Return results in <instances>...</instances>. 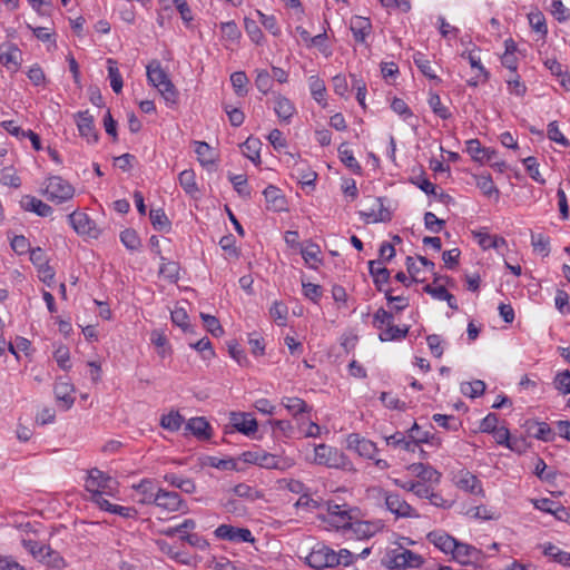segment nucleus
<instances>
[{
    "instance_id": "34",
    "label": "nucleus",
    "mask_w": 570,
    "mask_h": 570,
    "mask_svg": "<svg viewBox=\"0 0 570 570\" xmlns=\"http://www.w3.org/2000/svg\"><path fill=\"white\" fill-rule=\"evenodd\" d=\"M410 469L417 478L422 479L423 481L434 483L440 482L441 473L430 465L417 463L412 464Z\"/></svg>"
},
{
    "instance_id": "14",
    "label": "nucleus",
    "mask_w": 570,
    "mask_h": 570,
    "mask_svg": "<svg viewBox=\"0 0 570 570\" xmlns=\"http://www.w3.org/2000/svg\"><path fill=\"white\" fill-rule=\"evenodd\" d=\"M372 207L361 210L360 215L366 223H385L392 219L391 212L384 207L382 198H373Z\"/></svg>"
},
{
    "instance_id": "43",
    "label": "nucleus",
    "mask_w": 570,
    "mask_h": 570,
    "mask_svg": "<svg viewBox=\"0 0 570 570\" xmlns=\"http://www.w3.org/2000/svg\"><path fill=\"white\" fill-rule=\"evenodd\" d=\"M409 433L410 438L415 441V449L421 443L439 444V440L435 441L434 435H431L429 431H422L417 423L413 424V426L409 430Z\"/></svg>"
},
{
    "instance_id": "57",
    "label": "nucleus",
    "mask_w": 570,
    "mask_h": 570,
    "mask_svg": "<svg viewBox=\"0 0 570 570\" xmlns=\"http://www.w3.org/2000/svg\"><path fill=\"white\" fill-rule=\"evenodd\" d=\"M466 153L472 157L473 160L483 164L485 157L484 155L488 151H485V147H483L478 139H470L466 141Z\"/></svg>"
},
{
    "instance_id": "44",
    "label": "nucleus",
    "mask_w": 570,
    "mask_h": 570,
    "mask_svg": "<svg viewBox=\"0 0 570 570\" xmlns=\"http://www.w3.org/2000/svg\"><path fill=\"white\" fill-rule=\"evenodd\" d=\"M269 315L278 326L287 324L288 307L281 301H275L269 308Z\"/></svg>"
},
{
    "instance_id": "55",
    "label": "nucleus",
    "mask_w": 570,
    "mask_h": 570,
    "mask_svg": "<svg viewBox=\"0 0 570 570\" xmlns=\"http://www.w3.org/2000/svg\"><path fill=\"white\" fill-rule=\"evenodd\" d=\"M462 58L466 59L471 66L472 69H475L480 72V77L483 81H488L490 73L489 71L482 66L480 57L475 56L473 51H464L461 55Z\"/></svg>"
},
{
    "instance_id": "42",
    "label": "nucleus",
    "mask_w": 570,
    "mask_h": 570,
    "mask_svg": "<svg viewBox=\"0 0 570 570\" xmlns=\"http://www.w3.org/2000/svg\"><path fill=\"white\" fill-rule=\"evenodd\" d=\"M21 52L18 48L12 47L0 53V62L9 70L17 71L19 68V58Z\"/></svg>"
},
{
    "instance_id": "32",
    "label": "nucleus",
    "mask_w": 570,
    "mask_h": 570,
    "mask_svg": "<svg viewBox=\"0 0 570 570\" xmlns=\"http://www.w3.org/2000/svg\"><path fill=\"white\" fill-rule=\"evenodd\" d=\"M296 429L304 438H317L321 435V428L315 423L309 414H304L301 420H295Z\"/></svg>"
},
{
    "instance_id": "23",
    "label": "nucleus",
    "mask_w": 570,
    "mask_h": 570,
    "mask_svg": "<svg viewBox=\"0 0 570 570\" xmlns=\"http://www.w3.org/2000/svg\"><path fill=\"white\" fill-rule=\"evenodd\" d=\"M23 547L35 557L42 558V552L47 551V554L55 556L53 566L59 568L63 564V559L59 556L58 552L53 551L49 546H45L35 540H24Z\"/></svg>"
},
{
    "instance_id": "6",
    "label": "nucleus",
    "mask_w": 570,
    "mask_h": 570,
    "mask_svg": "<svg viewBox=\"0 0 570 570\" xmlns=\"http://www.w3.org/2000/svg\"><path fill=\"white\" fill-rule=\"evenodd\" d=\"M355 512V509L350 508L345 503H330L327 508V514L324 520L337 530L348 531L356 517Z\"/></svg>"
},
{
    "instance_id": "4",
    "label": "nucleus",
    "mask_w": 570,
    "mask_h": 570,
    "mask_svg": "<svg viewBox=\"0 0 570 570\" xmlns=\"http://www.w3.org/2000/svg\"><path fill=\"white\" fill-rule=\"evenodd\" d=\"M313 462L327 468L344 469L350 464L346 455L338 449L327 444H318L314 448Z\"/></svg>"
},
{
    "instance_id": "56",
    "label": "nucleus",
    "mask_w": 570,
    "mask_h": 570,
    "mask_svg": "<svg viewBox=\"0 0 570 570\" xmlns=\"http://www.w3.org/2000/svg\"><path fill=\"white\" fill-rule=\"evenodd\" d=\"M255 86L262 94H268L273 87V79L271 73L265 69L257 70Z\"/></svg>"
},
{
    "instance_id": "31",
    "label": "nucleus",
    "mask_w": 570,
    "mask_h": 570,
    "mask_svg": "<svg viewBox=\"0 0 570 570\" xmlns=\"http://www.w3.org/2000/svg\"><path fill=\"white\" fill-rule=\"evenodd\" d=\"M308 87L314 100L323 108L327 106L326 101V86L324 80L318 76H311L308 79Z\"/></svg>"
},
{
    "instance_id": "24",
    "label": "nucleus",
    "mask_w": 570,
    "mask_h": 570,
    "mask_svg": "<svg viewBox=\"0 0 570 570\" xmlns=\"http://www.w3.org/2000/svg\"><path fill=\"white\" fill-rule=\"evenodd\" d=\"M368 272L373 277L374 285L379 292L383 291V286L387 284L390 279V271L382 266L381 261H370Z\"/></svg>"
},
{
    "instance_id": "38",
    "label": "nucleus",
    "mask_w": 570,
    "mask_h": 570,
    "mask_svg": "<svg viewBox=\"0 0 570 570\" xmlns=\"http://www.w3.org/2000/svg\"><path fill=\"white\" fill-rule=\"evenodd\" d=\"M413 61L419 70L429 79L435 80L438 83L441 82V79L435 75L432 69L431 61L426 58V56L420 51L413 55Z\"/></svg>"
},
{
    "instance_id": "13",
    "label": "nucleus",
    "mask_w": 570,
    "mask_h": 570,
    "mask_svg": "<svg viewBox=\"0 0 570 570\" xmlns=\"http://www.w3.org/2000/svg\"><path fill=\"white\" fill-rule=\"evenodd\" d=\"M75 117L80 136L86 138L88 142L96 144L98 141V132L95 128L94 117L88 110L78 111Z\"/></svg>"
},
{
    "instance_id": "52",
    "label": "nucleus",
    "mask_w": 570,
    "mask_h": 570,
    "mask_svg": "<svg viewBox=\"0 0 570 570\" xmlns=\"http://www.w3.org/2000/svg\"><path fill=\"white\" fill-rule=\"evenodd\" d=\"M492 434L498 444L505 445L507 448H509L512 451H520L519 446H518L519 442L517 440H514V441L510 440L509 429L501 426V428H498Z\"/></svg>"
},
{
    "instance_id": "63",
    "label": "nucleus",
    "mask_w": 570,
    "mask_h": 570,
    "mask_svg": "<svg viewBox=\"0 0 570 570\" xmlns=\"http://www.w3.org/2000/svg\"><path fill=\"white\" fill-rule=\"evenodd\" d=\"M120 240L124 244V246L130 250H136L140 246V238L138 237L136 230L131 228L121 232Z\"/></svg>"
},
{
    "instance_id": "61",
    "label": "nucleus",
    "mask_w": 570,
    "mask_h": 570,
    "mask_svg": "<svg viewBox=\"0 0 570 570\" xmlns=\"http://www.w3.org/2000/svg\"><path fill=\"white\" fill-rule=\"evenodd\" d=\"M195 153L202 165L213 164L212 147L205 141H195Z\"/></svg>"
},
{
    "instance_id": "47",
    "label": "nucleus",
    "mask_w": 570,
    "mask_h": 570,
    "mask_svg": "<svg viewBox=\"0 0 570 570\" xmlns=\"http://www.w3.org/2000/svg\"><path fill=\"white\" fill-rule=\"evenodd\" d=\"M244 29H245L247 36L249 37V39L255 45H263L265 37H264L262 29L259 28V26L257 24V22L255 20L245 18L244 19Z\"/></svg>"
},
{
    "instance_id": "53",
    "label": "nucleus",
    "mask_w": 570,
    "mask_h": 570,
    "mask_svg": "<svg viewBox=\"0 0 570 570\" xmlns=\"http://www.w3.org/2000/svg\"><path fill=\"white\" fill-rule=\"evenodd\" d=\"M230 82L237 96L244 97L247 94L248 78L244 71H235L230 75Z\"/></svg>"
},
{
    "instance_id": "37",
    "label": "nucleus",
    "mask_w": 570,
    "mask_h": 570,
    "mask_svg": "<svg viewBox=\"0 0 570 570\" xmlns=\"http://www.w3.org/2000/svg\"><path fill=\"white\" fill-rule=\"evenodd\" d=\"M338 155L341 161L353 173L360 175L362 167L357 159L354 157L353 151L350 150L345 142L338 147Z\"/></svg>"
},
{
    "instance_id": "16",
    "label": "nucleus",
    "mask_w": 570,
    "mask_h": 570,
    "mask_svg": "<svg viewBox=\"0 0 570 570\" xmlns=\"http://www.w3.org/2000/svg\"><path fill=\"white\" fill-rule=\"evenodd\" d=\"M132 489L135 490V500L140 504H154V499L157 495V487L155 482L150 479H144L139 483L134 484Z\"/></svg>"
},
{
    "instance_id": "46",
    "label": "nucleus",
    "mask_w": 570,
    "mask_h": 570,
    "mask_svg": "<svg viewBox=\"0 0 570 570\" xmlns=\"http://www.w3.org/2000/svg\"><path fill=\"white\" fill-rule=\"evenodd\" d=\"M107 63H108V78L110 80V86L116 94H119L122 90L124 82H122V77L119 72V69L117 67V62L112 59H108Z\"/></svg>"
},
{
    "instance_id": "1",
    "label": "nucleus",
    "mask_w": 570,
    "mask_h": 570,
    "mask_svg": "<svg viewBox=\"0 0 570 570\" xmlns=\"http://www.w3.org/2000/svg\"><path fill=\"white\" fill-rule=\"evenodd\" d=\"M306 562L317 570L338 566L348 567L354 562V554L347 549L334 551L323 543H317L306 557Z\"/></svg>"
},
{
    "instance_id": "20",
    "label": "nucleus",
    "mask_w": 570,
    "mask_h": 570,
    "mask_svg": "<svg viewBox=\"0 0 570 570\" xmlns=\"http://www.w3.org/2000/svg\"><path fill=\"white\" fill-rule=\"evenodd\" d=\"M281 403L294 420H301L302 415L309 414L312 412V406L301 397L284 396Z\"/></svg>"
},
{
    "instance_id": "12",
    "label": "nucleus",
    "mask_w": 570,
    "mask_h": 570,
    "mask_svg": "<svg viewBox=\"0 0 570 570\" xmlns=\"http://www.w3.org/2000/svg\"><path fill=\"white\" fill-rule=\"evenodd\" d=\"M69 223L75 232L79 235H87L97 238L100 232L96 228L95 223L89 216L81 212H73L68 216Z\"/></svg>"
},
{
    "instance_id": "33",
    "label": "nucleus",
    "mask_w": 570,
    "mask_h": 570,
    "mask_svg": "<svg viewBox=\"0 0 570 570\" xmlns=\"http://www.w3.org/2000/svg\"><path fill=\"white\" fill-rule=\"evenodd\" d=\"M385 442L387 445L394 448H401L406 452H415V441H413L410 435L405 436L402 432H395L392 435L385 436Z\"/></svg>"
},
{
    "instance_id": "27",
    "label": "nucleus",
    "mask_w": 570,
    "mask_h": 570,
    "mask_svg": "<svg viewBox=\"0 0 570 570\" xmlns=\"http://www.w3.org/2000/svg\"><path fill=\"white\" fill-rule=\"evenodd\" d=\"M186 430L189 431L193 435H195L199 440H207L210 438V425L205 417L197 416L191 417L186 423Z\"/></svg>"
},
{
    "instance_id": "2",
    "label": "nucleus",
    "mask_w": 570,
    "mask_h": 570,
    "mask_svg": "<svg viewBox=\"0 0 570 570\" xmlns=\"http://www.w3.org/2000/svg\"><path fill=\"white\" fill-rule=\"evenodd\" d=\"M147 78L158 89L168 105L177 102L178 91L158 61H153L147 66Z\"/></svg>"
},
{
    "instance_id": "62",
    "label": "nucleus",
    "mask_w": 570,
    "mask_h": 570,
    "mask_svg": "<svg viewBox=\"0 0 570 570\" xmlns=\"http://www.w3.org/2000/svg\"><path fill=\"white\" fill-rule=\"evenodd\" d=\"M200 317L204 322V326L213 336L219 337L220 335H223L224 330L219 321L215 316L202 313Z\"/></svg>"
},
{
    "instance_id": "41",
    "label": "nucleus",
    "mask_w": 570,
    "mask_h": 570,
    "mask_svg": "<svg viewBox=\"0 0 570 570\" xmlns=\"http://www.w3.org/2000/svg\"><path fill=\"white\" fill-rule=\"evenodd\" d=\"M184 423V417L178 411H170L160 419V426L170 432L178 431Z\"/></svg>"
},
{
    "instance_id": "17",
    "label": "nucleus",
    "mask_w": 570,
    "mask_h": 570,
    "mask_svg": "<svg viewBox=\"0 0 570 570\" xmlns=\"http://www.w3.org/2000/svg\"><path fill=\"white\" fill-rule=\"evenodd\" d=\"M274 111L279 121L289 124L296 112L294 104L285 96L277 94L274 96Z\"/></svg>"
},
{
    "instance_id": "64",
    "label": "nucleus",
    "mask_w": 570,
    "mask_h": 570,
    "mask_svg": "<svg viewBox=\"0 0 570 570\" xmlns=\"http://www.w3.org/2000/svg\"><path fill=\"white\" fill-rule=\"evenodd\" d=\"M554 386L563 394H570V371L558 373L554 379Z\"/></svg>"
},
{
    "instance_id": "54",
    "label": "nucleus",
    "mask_w": 570,
    "mask_h": 570,
    "mask_svg": "<svg viewBox=\"0 0 570 570\" xmlns=\"http://www.w3.org/2000/svg\"><path fill=\"white\" fill-rule=\"evenodd\" d=\"M429 106L431 107L432 111L441 119L445 120L451 117L449 108L442 104L441 98L438 94L430 95Z\"/></svg>"
},
{
    "instance_id": "15",
    "label": "nucleus",
    "mask_w": 570,
    "mask_h": 570,
    "mask_svg": "<svg viewBox=\"0 0 570 570\" xmlns=\"http://www.w3.org/2000/svg\"><path fill=\"white\" fill-rule=\"evenodd\" d=\"M454 560L461 564H472L482 560V551L468 543L456 541V548L452 552Z\"/></svg>"
},
{
    "instance_id": "9",
    "label": "nucleus",
    "mask_w": 570,
    "mask_h": 570,
    "mask_svg": "<svg viewBox=\"0 0 570 570\" xmlns=\"http://www.w3.org/2000/svg\"><path fill=\"white\" fill-rule=\"evenodd\" d=\"M154 502L157 508L167 512H186L188 510L186 502L177 492L161 488L157 489V495L156 499H154Z\"/></svg>"
},
{
    "instance_id": "40",
    "label": "nucleus",
    "mask_w": 570,
    "mask_h": 570,
    "mask_svg": "<svg viewBox=\"0 0 570 570\" xmlns=\"http://www.w3.org/2000/svg\"><path fill=\"white\" fill-rule=\"evenodd\" d=\"M261 141L257 138L248 137L246 141L242 145V150L245 157L250 159L255 164L261 163Z\"/></svg>"
},
{
    "instance_id": "59",
    "label": "nucleus",
    "mask_w": 570,
    "mask_h": 570,
    "mask_svg": "<svg viewBox=\"0 0 570 570\" xmlns=\"http://www.w3.org/2000/svg\"><path fill=\"white\" fill-rule=\"evenodd\" d=\"M256 13L259 18L261 23L268 32H271L275 37H278L281 35L282 31L275 16H267L263 13L261 10H256Z\"/></svg>"
},
{
    "instance_id": "5",
    "label": "nucleus",
    "mask_w": 570,
    "mask_h": 570,
    "mask_svg": "<svg viewBox=\"0 0 570 570\" xmlns=\"http://www.w3.org/2000/svg\"><path fill=\"white\" fill-rule=\"evenodd\" d=\"M377 491L380 498L384 499L386 509L396 518H420L415 509L411 507L400 494L385 491L381 488L374 489Z\"/></svg>"
},
{
    "instance_id": "10",
    "label": "nucleus",
    "mask_w": 570,
    "mask_h": 570,
    "mask_svg": "<svg viewBox=\"0 0 570 570\" xmlns=\"http://www.w3.org/2000/svg\"><path fill=\"white\" fill-rule=\"evenodd\" d=\"M346 449L354 451L360 456L368 460H374L377 453V448L374 442L361 436L358 433H351L346 438Z\"/></svg>"
},
{
    "instance_id": "58",
    "label": "nucleus",
    "mask_w": 570,
    "mask_h": 570,
    "mask_svg": "<svg viewBox=\"0 0 570 570\" xmlns=\"http://www.w3.org/2000/svg\"><path fill=\"white\" fill-rule=\"evenodd\" d=\"M461 391L464 395L472 399L481 396L485 391V383L481 380H475L469 383H464L461 386Z\"/></svg>"
},
{
    "instance_id": "25",
    "label": "nucleus",
    "mask_w": 570,
    "mask_h": 570,
    "mask_svg": "<svg viewBox=\"0 0 570 570\" xmlns=\"http://www.w3.org/2000/svg\"><path fill=\"white\" fill-rule=\"evenodd\" d=\"M293 465V461L276 454L261 451L259 466L264 469L284 470Z\"/></svg>"
},
{
    "instance_id": "3",
    "label": "nucleus",
    "mask_w": 570,
    "mask_h": 570,
    "mask_svg": "<svg viewBox=\"0 0 570 570\" xmlns=\"http://www.w3.org/2000/svg\"><path fill=\"white\" fill-rule=\"evenodd\" d=\"M423 561L422 556L403 547L394 548L385 556V566L390 569L419 568Z\"/></svg>"
},
{
    "instance_id": "8",
    "label": "nucleus",
    "mask_w": 570,
    "mask_h": 570,
    "mask_svg": "<svg viewBox=\"0 0 570 570\" xmlns=\"http://www.w3.org/2000/svg\"><path fill=\"white\" fill-rule=\"evenodd\" d=\"M45 193L49 200L60 204L71 199L75 189L67 180L59 176H53L48 179Z\"/></svg>"
},
{
    "instance_id": "30",
    "label": "nucleus",
    "mask_w": 570,
    "mask_h": 570,
    "mask_svg": "<svg viewBox=\"0 0 570 570\" xmlns=\"http://www.w3.org/2000/svg\"><path fill=\"white\" fill-rule=\"evenodd\" d=\"M302 257L305 264L313 269H317L322 264V252L317 244L309 243L305 247L301 248Z\"/></svg>"
},
{
    "instance_id": "28",
    "label": "nucleus",
    "mask_w": 570,
    "mask_h": 570,
    "mask_svg": "<svg viewBox=\"0 0 570 570\" xmlns=\"http://www.w3.org/2000/svg\"><path fill=\"white\" fill-rule=\"evenodd\" d=\"M379 529L380 527L377 523L360 521L355 518L348 531H351L357 539H368L373 537Z\"/></svg>"
},
{
    "instance_id": "35",
    "label": "nucleus",
    "mask_w": 570,
    "mask_h": 570,
    "mask_svg": "<svg viewBox=\"0 0 570 570\" xmlns=\"http://www.w3.org/2000/svg\"><path fill=\"white\" fill-rule=\"evenodd\" d=\"M73 386L67 381H58L55 384V395L58 401H62L66 405V409H69L75 399L72 397Z\"/></svg>"
},
{
    "instance_id": "11",
    "label": "nucleus",
    "mask_w": 570,
    "mask_h": 570,
    "mask_svg": "<svg viewBox=\"0 0 570 570\" xmlns=\"http://www.w3.org/2000/svg\"><path fill=\"white\" fill-rule=\"evenodd\" d=\"M214 533L218 539L236 543L255 541L250 530L246 528L233 527L229 524H220L216 528Z\"/></svg>"
},
{
    "instance_id": "22",
    "label": "nucleus",
    "mask_w": 570,
    "mask_h": 570,
    "mask_svg": "<svg viewBox=\"0 0 570 570\" xmlns=\"http://www.w3.org/2000/svg\"><path fill=\"white\" fill-rule=\"evenodd\" d=\"M428 540L444 553H451L456 548V540L450 534L435 530L428 534Z\"/></svg>"
},
{
    "instance_id": "48",
    "label": "nucleus",
    "mask_w": 570,
    "mask_h": 570,
    "mask_svg": "<svg viewBox=\"0 0 570 570\" xmlns=\"http://www.w3.org/2000/svg\"><path fill=\"white\" fill-rule=\"evenodd\" d=\"M229 180L242 198L246 200L250 199L252 190L248 187L247 177L245 175H229Z\"/></svg>"
},
{
    "instance_id": "51",
    "label": "nucleus",
    "mask_w": 570,
    "mask_h": 570,
    "mask_svg": "<svg viewBox=\"0 0 570 570\" xmlns=\"http://www.w3.org/2000/svg\"><path fill=\"white\" fill-rule=\"evenodd\" d=\"M531 245L533 250L546 257L550 253V238L543 234H531Z\"/></svg>"
},
{
    "instance_id": "21",
    "label": "nucleus",
    "mask_w": 570,
    "mask_h": 570,
    "mask_svg": "<svg viewBox=\"0 0 570 570\" xmlns=\"http://www.w3.org/2000/svg\"><path fill=\"white\" fill-rule=\"evenodd\" d=\"M230 424L235 430L246 435L257 431V422L248 413H232Z\"/></svg>"
},
{
    "instance_id": "36",
    "label": "nucleus",
    "mask_w": 570,
    "mask_h": 570,
    "mask_svg": "<svg viewBox=\"0 0 570 570\" xmlns=\"http://www.w3.org/2000/svg\"><path fill=\"white\" fill-rule=\"evenodd\" d=\"M178 181L186 194L195 196L199 189L196 183V174L193 169H185L178 176Z\"/></svg>"
},
{
    "instance_id": "19",
    "label": "nucleus",
    "mask_w": 570,
    "mask_h": 570,
    "mask_svg": "<svg viewBox=\"0 0 570 570\" xmlns=\"http://www.w3.org/2000/svg\"><path fill=\"white\" fill-rule=\"evenodd\" d=\"M456 487L472 494L484 497V490L480 480L469 471L460 472L456 479Z\"/></svg>"
},
{
    "instance_id": "49",
    "label": "nucleus",
    "mask_w": 570,
    "mask_h": 570,
    "mask_svg": "<svg viewBox=\"0 0 570 570\" xmlns=\"http://www.w3.org/2000/svg\"><path fill=\"white\" fill-rule=\"evenodd\" d=\"M149 218L155 229L159 232L169 230L170 222L161 208L151 209L149 212Z\"/></svg>"
},
{
    "instance_id": "29",
    "label": "nucleus",
    "mask_w": 570,
    "mask_h": 570,
    "mask_svg": "<svg viewBox=\"0 0 570 570\" xmlns=\"http://www.w3.org/2000/svg\"><path fill=\"white\" fill-rule=\"evenodd\" d=\"M264 197L266 203L268 204V208L279 212L285 208V198L282 195V191L279 188H277L274 185H268L264 191Z\"/></svg>"
},
{
    "instance_id": "45",
    "label": "nucleus",
    "mask_w": 570,
    "mask_h": 570,
    "mask_svg": "<svg viewBox=\"0 0 570 570\" xmlns=\"http://www.w3.org/2000/svg\"><path fill=\"white\" fill-rule=\"evenodd\" d=\"M409 333V326H404L403 328L393 325L392 323L387 325V327L380 333V340L382 342L389 341H397L405 338Z\"/></svg>"
},
{
    "instance_id": "18",
    "label": "nucleus",
    "mask_w": 570,
    "mask_h": 570,
    "mask_svg": "<svg viewBox=\"0 0 570 570\" xmlns=\"http://www.w3.org/2000/svg\"><path fill=\"white\" fill-rule=\"evenodd\" d=\"M350 29L356 42L365 43L372 32V23L368 18L355 16L350 21Z\"/></svg>"
},
{
    "instance_id": "39",
    "label": "nucleus",
    "mask_w": 570,
    "mask_h": 570,
    "mask_svg": "<svg viewBox=\"0 0 570 570\" xmlns=\"http://www.w3.org/2000/svg\"><path fill=\"white\" fill-rule=\"evenodd\" d=\"M223 40L229 43H238L242 32L235 21L222 22L219 24Z\"/></svg>"
},
{
    "instance_id": "26",
    "label": "nucleus",
    "mask_w": 570,
    "mask_h": 570,
    "mask_svg": "<svg viewBox=\"0 0 570 570\" xmlns=\"http://www.w3.org/2000/svg\"><path fill=\"white\" fill-rule=\"evenodd\" d=\"M21 207L27 212H32L41 217H47L51 215L52 208L42 202L41 199H38L35 196H24L21 199Z\"/></svg>"
},
{
    "instance_id": "50",
    "label": "nucleus",
    "mask_w": 570,
    "mask_h": 570,
    "mask_svg": "<svg viewBox=\"0 0 570 570\" xmlns=\"http://www.w3.org/2000/svg\"><path fill=\"white\" fill-rule=\"evenodd\" d=\"M528 20L531 26V28L535 31L541 33V36L544 38L548 35V27L546 22L544 14L539 11H532L528 14Z\"/></svg>"
},
{
    "instance_id": "7",
    "label": "nucleus",
    "mask_w": 570,
    "mask_h": 570,
    "mask_svg": "<svg viewBox=\"0 0 570 570\" xmlns=\"http://www.w3.org/2000/svg\"><path fill=\"white\" fill-rule=\"evenodd\" d=\"M117 482L102 471L92 469L89 471L85 488L88 492L94 494L112 495L116 490Z\"/></svg>"
},
{
    "instance_id": "60",
    "label": "nucleus",
    "mask_w": 570,
    "mask_h": 570,
    "mask_svg": "<svg viewBox=\"0 0 570 570\" xmlns=\"http://www.w3.org/2000/svg\"><path fill=\"white\" fill-rule=\"evenodd\" d=\"M550 12L559 22L570 20V9L567 8L561 0H553L551 2Z\"/></svg>"
}]
</instances>
